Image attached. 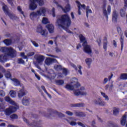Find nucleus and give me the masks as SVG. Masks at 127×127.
Instances as JSON below:
<instances>
[{"instance_id":"23","label":"nucleus","mask_w":127,"mask_h":127,"mask_svg":"<svg viewBox=\"0 0 127 127\" xmlns=\"http://www.w3.org/2000/svg\"><path fill=\"white\" fill-rule=\"evenodd\" d=\"M5 100L6 101V102L9 103V104H11V105H13V106H17V105H16V103H15L14 101L12 100L8 96H6V97H5Z\"/></svg>"},{"instance_id":"10","label":"nucleus","mask_w":127,"mask_h":127,"mask_svg":"<svg viewBox=\"0 0 127 127\" xmlns=\"http://www.w3.org/2000/svg\"><path fill=\"white\" fill-rule=\"evenodd\" d=\"M36 61L38 64L39 65H42L44 60L45 59V57L41 55H37L35 56Z\"/></svg>"},{"instance_id":"21","label":"nucleus","mask_w":127,"mask_h":127,"mask_svg":"<svg viewBox=\"0 0 127 127\" xmlns=\"http://www.w3.org/2000/svg\"><path fill=\"white\" fill-rule=\"evenodd\" d=\"M22 103L24 106H28L30 103V100L26 97H24L22 100Z\"/></svg>"},{"instance_id":"7","label":"nucleus","mask_w":127,"mask_h":127,"mask_svg":"<svg viewBox=\"0 0 127 127\" xmlns=\"http://www.w3.org/2000/svg\"><path fill=\"white\" fill-rule=\"evenodd\" d=\"M58 19L56 23L60 29H64V15L58 16Z\"/></svg>"},{"instance_id":"46","label":"nucleus","mask_w":127,"mask_h":127,"mask_svg":"<svg viewBox=\"0 0 127 127\" xmlns=\"http://www.w3.org/2000/svg\"><path fill=\"white\" fill-rule=\"evenodd\" d=\"M64 83V81L62 80H59L56 81V84L57 85H63V83Z\"/></svg>"},{"instance_id":"22","label":"nucleus","mask_w":127,"mask_h":127,"mask_svg":"<svg viewBox=\"0 0 127 127\" xmlns=\"http://www.w3.org/2000/svg\"><path fill=\"white\" fill-rule=\"evenodd\" d=\"M2 9L6 15L10 12L8 9V7L3 3H2Z\"/></svg>"},{"instance_id":"4","label":"nucleus","mask_w":127,"mask_h":127,"mask_svg":"<svg viewBox=\"0 0 127 127\" xmlns=\"http://www.w3.org/2000/svg\"><path fill=\"white\" fill-rule=\"evenodd\" d=\"M79 37L81 42H83L82 46H83V50L84 52L87 54H92V48H91V46L88 45V43L87 41H86L85 37H84L83 35H80Z\"/></svg>"},{"instance_id":"64","label":"nucleus","mask_w":127,"mask_h":127,"mask_svg":"<svg viewBox=\"0 0 127 127\" xmlns=\"http://www.w3.org/2000/svg\"><path fill=\"white\" fill-rule=\"evenodd\" d=\"M103 48L106 50H107V42H105L103 45Z\"/></svg>"},{"instance_id":"57","label":"nucleus","mask_w":127,"mask_h":127,"mask_svg":"<svg viewBox=\"0 0 127 127\" xmlns=\"http://www.w3.org/2000/svg\"><path fill=\"white\" fill-rule=\"evenodd\" d=\"M0 96H5V93H4V91H3V90H0Z\"/></svg>"},{"instance_id":"13","label":"nucleus","mask_w":127,"mask_h":127,"mask_svg":"<svg viewBox=\"0 0 127 127\" xmlns=\"http://www.w3.org/2000/svg\"><path fill=\"white\" fill-rule=\"evenodd\" d=\"M57 61L56 59H52L51 58H47L45 60V64L47 66H50L51 64L54 63V62H56Z\"/></svg>"},{"instance_id":"45","label":"nucleus","mask_w":127,"mask_h":127,"mask_svg":"<svg viewBox=\"0 0 127 127\" xmlns=\"http://www.w3.org/2000/svg\"><path fill=\"white\" fill-rule=\"evenodd\" d=\"M77 67L78 68V70H77L78 73H79L80 75H82L83 73L82 72V71H81L82 66L81 65H78Z\"/></svg>"},{"instance_id":"41","label":"nucleus","mask_w":127,"mask_h":127,"mask_svg":"<svg viewBox=\"0 0 127 127\" xmlns=\"http://www.w3.org/2000/svg\"><path fill=\"white\" fill-rule=\"evenodd\" d=\"M5 78H7V79L11 78V74H10V72H9V71H7L5 74Z\"/></svg>"},{"instance_id":"25","label":"nucleus","mask_w":127,"mask_h":127,"mask_svg":"<svg viewBox=\"0 0 127 127\" xmlns=\"http://www.w3.org/2000/svg\"><path fill=\"white\" fill-rule=\"evenodd\" d=\"M24 122H25V123L27 124V125H28V126H34V127H35L36 125H38V123L37 122H34L33 124H29V122H28V120H27V119H26V118H24L23 119Z\"/></svg>"},{"instance_id":"43","label":"nucleus","mask_w":127,"mask_h":127,"mask_svg":"<svg viewBox=\"0 0 127 127\" xmlns=\"http://www.w3.org/2000/svg\"><path fill=\"white\" fill-rule=\"evenodd\" d=\"M5 106L3 104H0V112H2L4 110Z\"/></svg>"},{"instance_id":"39","label":"nucleus","mask_w":127,"mask_h":127,"mask_svg":"<svg viewBox=\"0 0 127 127\" xmlns=\"http://www.w3.org/2000/svg\"><path fill=\"white\" fill-rule=\"evenodd\" d=\"M36 2H37L40 6L44 4V0H37Z\"/></svg>"},{"instance_id":"24","label":"nucleus","mask_w":127,"mask_h":127,"mask_svg":"<svg viewBox=\"0 0 127 127\" xmlns=\"http://www.w3.org/2000/svg\"><path fill=\"white\" fill-rule=\"evenodd\" d=\"M6 15H8L9 17L12 19V20H16V19H18V18L13 13H12L11 12H9L8 14H7Z\"/></svg>"},{"instance_id":"35","label":"nucleus","mask_w":127,"mask_h":127,"mask_svg":"<svg viewBox=\"0 0 127 127\" xmlns=\"http://www.w3.org/2000/svg\"><path fill=\"white\" fill-rule=\"evenodd\" d=\"M120 79L122 80H127V73L121 74Z\"/></svg>"},{"instance_id":"17","label":"nucleus","mask_w":127,"mask_h":127,"mask_svg":"<svg viewBox=\"0 0 127 127\" xmlns=\"http://www.w3.org/2000/svg\"><path fill=\"white\" fill-rule=\"evenodd\" d=\"M22 89H20L18 92V98H22L25 95V90L23 89V86H21Z\"/></svg>"},{"instance_id":"1","label":"nucleus","mask_w":127,"mask_h":127,"mask_svg":"<svg viewBox=\"0 0 127 127\" xmlns=\"http://www.w3.org/2000/svg\"><path fill=\"white\" fill-rule=\"evenodd\" d=\"M80 86L78 81V78L73 77L71 79L70 83L66 85L65 88L67 90L73 91V94L75 96H86L87 92L85 87H81L80 88Z\"/></svg>"},{"instance_id":"3","label":"nucleus","mask_w":127,"mask_h":127,"mask_svg":"<svg viewBox=\"0 0 127 127\" xmlns=\"http://www.w3.org/2000/svg\"><path fill=\"white\" fill-rule=\"evenodd\" d=\"M43 114L44 115V117L47 119H53V118L55 117L54 115L57 116L59 119H62V118L64 117V115L62 113L53 109H49L48 110V113L43 112Z\"/></svg>"},{"instance_id":"63","label":"nucleus","mask_w":127,"mask_h":127,"mask_svg":"<svg viewBox=\"0 0 127 127\" xmlns=\"http://www.w3.org/2000/svg\"><path fill=\"white\" fill-rule=\"evenodd\" d=\"M70 15L71 16L72 19H75V15H74V12H71L70 13Z\"/></svg>"},{"instance_id":"40","label":"nucleus","mask_w":127,"mask_h":127,"mask_svg":"<svg viewBox=\"0 0 127 127\" xmlns=\"http://www.w3.org/2000/svg\"><path fill=\"white\" fill-rule=\"evenodd\" d=\"M127 12V11L125 9H121L120 11V14L121 16H125L126 15V13Z\"/></svg>"},{"instance_id":"8","label":"nucleus","mask_w":127,"mask_h":127,"mask_svg":"<svg viewBox=\"0 0 127 127\" xmlns=\"http://www.w3.org/2000/svg\"><path fill=\"white\" fill-rule=\"evenodd\" d=\"M18 109V106L17 105H15V107L10 106L9 108L5 109L4 113L6 116H10L12 113L16 112V110Z\"/></svg>"},{"instance_id":"54","label":"nucleus","mask_w":127,"mask_h":127,"mask_svg":"<svg viewBox=\"0 0 127 127\" xmlns=\"http://www.w3.org/2000/svg\"><path fill=\"white\" fill-rule=\"evenodd\" d=\"M34 54H35L34 52H30L28 53L27 56L28 57H30L31 56H33Z\"/></svg>"},{"instance_id":"34","label":"nucleus","mask_w":127,"mask_h":127,"mask_svg":"<svg viewBox=\"0 0 127 127\" xmlns=\"http://www.w3.org/2000/svg\"><path fill=\"white\" fill-rule=\"evenodd\" d=\"M75 115L76 117H85V114L83 112H76Z\"/></svg>"},{"instance_id":"20","label":"nucleus","mask_w":127,"mask_h":127,"mask_svg":"<svg viewBox=\"0 0 127 127\" xmlns=\"http://www.w3.org/2000/svg\"><path fill=\"white\" fill-rule=\"evenodd\" d=\"M47 29H48L50 33H53L54 32V26L52 24H48L46 26Z\"/></svg>"},{"instance_id":"56","label":"nucleus","mask_w":127,"mask_h":127,"mask_svg":"<svg viewBox=\"0 0 127 127\" xmlns=\"http://www.w3.org/2000/svg\"><path fill=\"white\" fill-rule=\"evenodd\" d=\"M0 71L2 72V73H4L5 72V69L2 66L0 65Z\"/></svg>"},{"instance_id":"14","label":"nucleus","mask_w":127,"mask_h":127,"mask_svg":"<svg viewBox=\"0 0 127 127\" xmlns=\"http://www.w3.org/2000/svg\"><path fill=\"white\" fill-rule=\"evenodd\" d=\"M93 103L95 105H99V106H102V107L106 105L105 101L102 100V98H98V99L94 100Z\"/></svg>"},{"instance_id":"5","label":"nucleus","mask_w":127,"mask_h":127,"mask_svg":"<svg viewBox=\"0 0 127 127\" xmlns=\"http://www.w3.org/2000/svg\"><path fill=\"white\" fill-rule=\"evenodd\" d=\"M46 12V8L44 7H41L39 10H37L36 12H32L30 13V18L32 20H34L36 19L37 16H40L42 15L43 16H45V13Z\"/></svg>"},{"instance_id":"42","label":"nucleus","mask_w":127,"mask_h":127,"mask_svg":"<svg viewBox=\"0 0 127 127\" xmlns=\"http://www.w3.org/2000/svg\"><path fill=\"white\" fill-rule=\"evenodd\" d=\"M48 22H49V21H48V19L46 17H44L43 18L42 23H44V24H47Z\"/></svg>"},{"instance_id":"36","label":"nucleus","mask_w":127,"mask_h":127,"mask_svg":"<svg viewBox=\"0 0 127 127\" xmlns=\"http://www.w3.org/2000/svg\"><path fill=\"white\" fill-rule=\"evenodd\" d=\"M76 3L77 4V7H78V5L80 6V9H81V7L85 9V7H86V5L85 4H81V3L79 1H76Z\"/></svg>"},{"instance_id":"15","label":"nucleus","mask_w":127,"mask_h":127,"mask_svg":"<svg viewBox=\"0 0 127 127\" xmlns=\"http://www.w3.org/2000/svg\"><path fill=\"white\" fill-rule=\"evenodd\" d=\"M66 2V4L65 5L64 8V12H69L71 10V5L69 4V0H65Z\"/></svg>"},{"instance_id":"51","label":"nucleus","mask_w":127,"mask_h":127,"mask_svg":"<svg viewBox=\"0 0 127 127\" xmlns=\"http://www.w3.org/2000/svg\"><path fill=\"white\" fill-rule=\"evenodd\" d=\"M69 74V70L66 68H64V76H67Z\"/></svg>"},{"instance_id":"32","label":"nucleus","mask_w":127,"mask_h":127,"mask_svg":"<svg viewBox=\"0 0 127 127\" xmlns=\"http://www.w3.org/2000/svg\"><path fill=\"white\" fill-rule=\"evenodd\" d=\"M85 63L88 65V66H90L91 64H92V59L91 58H87L85 60Z\"/></svg>"},{"instance_id":"30","label":"nucleus","mask_w":127,"mask_h":127,"mask_svg":"<svg viewBox=\"0 0 127 127\" xmlns=\"http://www.w3.org/2000/svg\"><path fill=\"white\" fill-rule=\"evenodd\" d=\"M101 96L105 99V101H109L110 100V98H109V96L106 94V93L101 92Z\"/></svg>"},{"instance_id":"27","label":"nucleus","mask_w":127,"mask_h":127,"mask_svg":"<svg viewBox=\"0 0 127 127\" xmlns=\"http://www.w3.org/2000/svg\"><path fill=\"white\" fill-rule=\"evenodd\" d=\"M3 42L5 45L8 46L11 44L12 41L10 39H6L3 41Z\"/></svg>"},{"instance_id":"38","label":"nucleus","mask_w":127,"mask_h":127,"mask_svg":"<svg viewBox=\"0 0 127 127\" xmlns=\"http://www.w3.org/2000/svg\"><path fill=\"white\" fill-rule=\"evenodd\" d=\"M86 16H87V17H88V14L89 13H92V10H91V9H90V7L89 6H87L86 7Z\"/></svg>"},{"instance_id":"11","label":"nucleus","mask_w":127,"mask_h":127,"mask_svg":"<svg viewBox=\"0 0 127 127\" xmlns=\"http://www.w3.org/2000/svg\"><path fill=\"white\" fill-rule=\"evenodd\" d=\"M36 32H38V33H40L41 35L43 36H46L48 33L47 32V31L45 29H42V26H38Z\"/></svg>"},{"instance_id":"50","label":"nucleus","mask_w":127,"mask_h":127,"mask_svg":"<svg viewBox=\"0 0 127 127\" xmlns=\"http://www.w3.org/2000/svg\"><path fill=\"white\" fill-rule=\"evenodd\" d=\"M31 42H32L33 45H34V46H35V47H38L39 46V45L37 44V43H36V42H35L34 41H31Z\"/></svg>"},{"instance_id":"59","label":"nucleus","mask_w":127,"mask_h":127,"mask_svg":"<svg viewBox=\"0 0 127 127\" xmlns=\"http://www.w3.org/2000/svg\"><path fill=\"white\" fill-rule=\"evenodd\" d=\"M21 56L23 57L24 59H27V57L24 55V53H21Z\"/></svg>"},{"instance_id":"12","label":"nucleus","mask_w":127,"mask_h":127,"mask_svg":"<svg viewBox=\"0 0 127 127\" xmlns=\"http://www.w3.org/2000/svg\"><path fill=\"white\" fill-rule=\"evenodd\" d=\"M37 0H30L29 8L31 10H34L37 8V4L35 3Z\"/></svg>"},{"instance_id":"49","label":"nucleus","mask_w":127,"mask_h":127,"mask_svg":"<svg viewBox=\"0 0 127 127\" xmlns=\"http://www.w3.org/2000/svg\"><path fill=\"white\" fill-rule=\"evenodd\" d=\"M10 118L13 119H16L18 117H17V115L16 114H13L10 116Z\"/></svg>"},{"instance_id":"19","label":"nucleus","mask_w":127,"mask_h":127,"mask_svg":"<svg viewBox=\"0 0 127 127\" xmlns=\"http://www.w3.org/2000/svg\"><path fill=\"white\" fill-rule=\"evenodd\" d=\"M127 113H126L121 118V124L122 125V126H126V123H127Z\"/></svg>"},{"instance_id":"26","label":"nucleus","mask_w":127,"mask_h":127,"mask_svg":"<svg viewBox=\"0 0 127 127\" xmlns=\"http://www.w3.org/2000/svg\"><path fill=\"white\" fill-rule=\"evenodd\" d=\"M71 107H73L74 108H80V107H84L85 105L83 103H76L74 104H71Z\"/></svg>"},{"instance_id":"55","label":"nucleus","mask_w":127,"mask_h":127,"mask_svg":"<svg viewBox=\"0 0 127 127\" xmlns=\"http://www.w3.org/2000/svg\"><path fill=\"white\" fill-rule=\"evenodd\" d=\"M107 127H115V125H114V124H113L112 123H109L107 124Z\"/></svg>"},{"instance_id":"6","label":"nucleus","mask_w":127,"mask_h":127,"mask_svg":"<svg viewBox=\"0 0 127 127\" xmlns=\"http://www.w3.org/2000/svg\"><path fill=\"white\" fill-rule=\"evenodd\" d=\"M72 23V21H71V18L69 16L68 14L64 15V30L68 33H72L71 31L69 30V27Z\"/></svg>"},{"instance_id":"53","label":"nucleus","mask_w":127,"mask_h":127,"mask_svg":"<svg viewBox=\"0 0 127 127\" xmlns=\"http://www.w3.org/2000/svg\"><path fill=\"white\" fill-rule=\"evenodd\" d=\"M51 13L53 17H55V8H52Z\"/></svg>"},{"instance_id":"2","label":"nucleus","mask_w":127,"mask_h":127,"mask_svg":"<svg viewBox=\"0 0 127 127\" xmlns=\"http://www.w3.org/2000/svg\"><path fill=\"white\" fill-rule=\"evenodd\" d=\"M0 51L4 53V54L0 55V62L4 63L7 60L6 56H9L11 58L16 56V51L12 47H1L0 48Z\"/></svg>"},{"instance_id":"58","label":"nucleus","mask_w":127,"mask_h":127,"mask_svg":"<svg viewBox=\"0 0 127 127\" xmlns=\"http://www.w3.org/2000/svg\"><path fill=\"white\" fill-rule=\"evenodd\" d=\"M71 66H72L73 68H74V69H75V70H76V71L78 70V69L77 68V66L74 64H70Z\"/></svg>"},{"instance_id":"48","label":"nucleus","mask_w":127,"mask_h":127,"mask_svg":"<svg viewBox=\"0 0 127 127\" xmlns=\"http://www.w3.org/2000/svg\"><path fill=\"white\" fill-rule=\"evenodd\" d=\"M56 4H57V6H58V7L59 8V9H62L63 10V11H64V8H63V7H62V6H61V5H60L58 2H56Z\"/></svg>"},{"instance_id":"61","label":"nucleus","mask_w":127,"mask_h":127,"mask_svg":"<svg viewBox=\"0 0 127 127\" xmlns=\"http://www.w3.org/2000/svg\"><path fill=\"white\" fill-rule=\"evenodd\" d=\"M66 114L68 115V116H73V113L70 111H66Z\"/></svg>"},{"instance_id":"52","label":"nucleus","mask_w":127,"mask_h":127,"mask_svg":"<svg viewBox=\"0 0 127 127\" xmlns=\"http://www.w3.org/2000/svg\"><path fill=\"white\" fill-rule=\"evenodd\" d=\"M18 63L19 64H24V61L22 59H20L18 60Z\"/></svg>"},{"instance_id":"33","label":"nucleus","mask_w":127,"mask_h":127,"mask_svg":"<svg viewBox=\"0 0 127 127\" xmlns=\"http://www.w3.org/2000/svg\"><path fill=\"white\" fill-rule=\"evenodd\" d=\"M120 42L121 44V51H123V49H124V37L123 36V35H122L121 37Z\"/></svg>"},{"instance_id":"29","label":"nucleus","mask_w":127,"mask_h":127,"mask_svg":"<svg viewBox=\"0 0 127 127\" xmlns=\"http://www.w3.org/2000/svg\"><path fill=\"white\" fill-rule=\"evenodd\" d=\"M118 18V14L117 13H116L115 11L113 12V18H112V20L113 22H116Z\"/></svg>"},{"instance_id":"16","label":"nucleus","mask_w":127,"mask_h":127,"mask_svg":"<svg viewBox=\"0 0 127 127\" xmlns=\"http://www.w3.org/2000/svg\"><path fill=\"white\" fill-rule=\"evenodd\" d=\"M54 69L56 71H58L59 72L62 71V72L64 73V68L62 67V65L60 64H55L54 66Z\"/></svg>"},{"instance_id":"31","label":"nucleus","mask_w":127,"mask_h":127,"mask_svg":"<svg viewBox=\"0 0 127 127\" xmlns=\"http://www.w3.org/2000/svg\"><path fill=\"white\" fill-rule=\"evenodd\" d=\"M9 95L11 98H15L16 97V92L14 90H11L9 92Z\"/></svg>"},{"instance_id":"47","label":"nucleus","mask_w":127,"mask_h":127,"mask_svg":"<svg viewBox=\"0 0 127 127\" xmlns=\"http://www.w3.org/2000/svg\"><path fill=\"white\" fill-rule=\"evenodd\" d=\"M117 31L119 34H120L121 35H123V31H122V29L121 28V27H117Z\"/></svg>"},{"instance_id":"44","label":"nucleus","mask_w":127,"mask_h":127,"mask_svg":"<svg viewBox=\"0 0 127 127\" xmlns=\"http://www.w3.org/2000/svg\"><path fill=\"white\" fill-rule=\"evenodd\" d=\"M17 9L21 13V14H23V15L24 16V12L22 11V9H21V7L18 6L17 8Z\"/></svg>"},{"instance_id":"9","label":"nucleus","mask_w":127,"mask_h":127,"mask_svg":"<svg viewBox=\"0 0 127 127\" xmlns=\"http://www.w3.org/2000/svg\"><path fill=\"white\" fill-rule=\"evenodd\" d=\"M107 0H104V3H103V14L104 15L106 16V18H108V14H110L111 13V5H108L107 6V9H106V3Z\"/></svg>"},{"instance_id":"37","label":"nucleus","mask_w":127,"mask_h":127,"mask_svg":"<svg viewBox=\"0 0 127 127\" xmlns=\"http://www.w3.org/2000/svg\"><path fill=\"white\" fill-rule=\"evenodd\" d=\"M119 112L120 109L119 108H114L113 110V115L117 116V115H119Z\"/></svg>"},{"instance_id":"62","label":"nucleus","mask_w":127,"mask_h":127,"mask_svg":"<svg viewBox=\"0 0 127 127\" xmlns=\"http://www.w3.org/2000/svg\"><path fill=\"white\" fill-rule=\"evenodd\" d=\"M8 3H9L10 5H13V0H7Z\"/></svg>"},{"instance_id":"60","label":"nucleus","mask_w":127,"mask_h":127,"mask_svg":"<svg viewBox=\"0 0 127 127\" xmlns=\"http://www.w3.org/2000/svg\"><path fill=\"white\" fill-rule=\"evenodd\" d=\"M77 125H78V126H80V127H85V125L80 122H78L77 123Z\"/></svg>"},{"instance_id":"18","label":"nucleus","mask_w":127,"mask_h":127,"mask_svg":"<svg viewBox=\"0 0 127 127\" xmlns=\"http://www.w3.org/2000/svg\"><path fill=\"white\" fill-rule=\"evenodd\" d=\"M67 121L68 124H69V125H70V126L72 127H75V126H77V123H76V121H77V120H76V119L70 118L69 121Z\"/></svg>"},{"instance_id":"28","label":"nucleus","mask_w":127,"mask_h":127,"mask_svg":"<svg viewBox=\"0 0 127 127\" xmlns=\"http://www.w3.org/2000/svg\"><path fill=\"white\" fill-rule=\"evenodd\" d=\"M11 80L13 81L14 86H19V85H20V82L19 81H18V80L15 78L11 79Z\"/></svg>"}]
</instances>
